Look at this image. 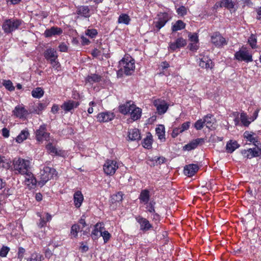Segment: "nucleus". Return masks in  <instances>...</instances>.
I'll return each mask as SVG.
<instances>
[{
    "instance_id": "f257e3e1",
    "label": "nucleus",
    "mask_w": 261,
    "mask_h": 261,
    "mask_svg": "<svg viewBox=\"0 0 261 261\" xmlns=\"http://www.w3.org/2000/svg\"><path fill=\"white\" fill-rule=\"evenodd\" d=\"M30 170V162L21 158L13 161V170L15 174L24 175Z\"/></svg>"
},
{
    "instance_id": "f03ea898",
    "label": "nucleus",
    "mask_w": 261,
    "mask_h": 261,
    "mask_svg": "<svg viewBox=\"0 0 261 261\" xmlns=\"http://www.w3.org/2000/svg\"><path fill=\"white\" fill-rule=\"evenodd\" d=\"M23 20L16 18H11L5 19L2 24V29L5 33L8 34L18 30Z\"/></svg>"
},
{
    "instance_id": "7ed1b4c3",
    "label": "nucleus",
    "mask_w": 261,
    "mask_h": 261,
    "mask_svg": "<svg viewBox=\"0 0 261 261\" xmlns=\"http://www.w3.org/2000/svg\"><path fill=\"white\" fill-rule=\"evenodd\" d=\"M120 70L126 75H130L135 68V61L131 57L123 58L119 62Z\"/></svg>"
},
{
    "instance_id": "20e7f679",
    "label": "nucleus",
    "mask_w": 261,
    "mask_h": 261,
    "mask_svg": "<svg viewBox=\"0 0 261 261\" xmlns=\"http://www.w3.org/2000/svg\"><path fill=\"white\" fill-rule=\"evenodd\" d=\"M40 174V179L38 181V185L42 187L47 181L53 178L54 175H57V171L53 168L45 166L44 167L43 170L41 171Z\"/></svg>"
},
{
    "instance_id": "39448f33",
    "label": "nucleus",
    "mask_w": 261,
    "mask_h": 261,
    "mask_svg": "<svg viewBox=\"0 0 261 261\" xmlns=\"http://www.w3.org/2000/svg\"><path fill=\"white\" fill-rule=\"evenodd\" d=\"M235 58L239 61H245L247 63L253 61L251 53L246 47L243 46L241 49L234 54Z\"/></svg>"
},
{
    "instance_id": "423d86ee",
    "label": "nucleus",
    "mask_w": 261,
    "mask_h": 261,
    "mask_svg": "<svg viewBox=\"0 0 261 261\" xmlns=\"http://www.w3.org/2000/svg\"><path fill=\"white\" fill-rule=\"evenodd\" d=\"M35 139L39 143L49 140L50 133L47 132L46 125L43 124L35 132Z\"/></svg>"
},
{
    "instance_id": "0eeeda50",
    "label": "nucleus",
    "mask_w": 261,
    "mask_h": 261,
    "mask_svg": "<svg viewBox=\"0 0 261 261\" xmlns=\"http://www.w3.org/2000/svg\"><path fill=\"white\" fill-rule=\"evenodd\" d=\"M118 168L117 162L112 160H107L103 166L105 173L110 176L113 175Z\"/></svg>"
},
{
    "instance_id": "6e6552de",
    "label": "nucleus",
    "mask_w": 261,
    "mask_h": 261,
    "mask_svg": "<svg viewBox=\"0 0 261 261\" xmlns=\"http://www.w3.org/2000/svg\"><path fill=\"white\" fill-rule=\"evenodd\" d=\"M211 38L212 43L217 48L223 47L227 44V40L218 32L214 33Z\"/></svg>"
},
{
    "instance_id": "1a4fd4ad",
    "label": "nucleus",
    "mask_w": 261,
    "mask_h": 261,
    "mask_svg": "<svg viewBox=\"0 0 261 261\" xmlns=\"http://www.w3.org/2000/svg\"><path fill=\"white\" fill-rule=\"evenodd\" d=\"M47 153L52 156H58L63 157L65 156V151L59 149L56 145H54L51 142H48L45 147Z\"/></svg>"
},
{
    "instance_id": "9d476101",
    "label": "nucleus",
    "mask_w": 261,
    "mask_h": 261,
    "mask_svg": "<svg viewBox=\"0 0 261 261\" xmlns=\"http://www.w3.org/2000/svg\"><path fill=\"white\" fill-rule=\"evenodd\" d=\"M24 175H25V185H26L29 189H34L36 187L37 181L33 173L30 170L27 173L24 174Z\"/></svg>"
},
{
    "instance_id": "9b49d317",
    "label": "nucleus",
    "mask_w": 261,
    "mask_h": 261,
    "mask_svg": "<svg viewBox=\"0 0 261 261\" xmlns=\"http://www.w3.org/2000/svg\"><path fill=\"white\" fill-rule=\"evenodd\" d=\"M242 155L247 159H251L253 157H257L261 155V149L259 146L257 148H250L248 150L241 151Z\"/></svg>"
},
{
    "instance_id": "f8f14e48",
    "label": "nucleus",
    "mask_w": 261,
    "mask_h": 261,
    "mask_svg": "<svg viewBox=\"0 0 261 261\" xmlns=\"http://www.w3.org/2000/svg\"><path fill=\"white\" fill-rule=\"evenodd\" d=\"M204 142L205 139L204 138H197L190 141L189 143L183 147V148L185 150L191 151L197 148L198 146L202 145Z\"/></svg>"
},
{
    "instance_id": "ddd939ff",
    "label": "nucleus",
    "mask_w": 261,
    "mask_h": 261,
    "mask_svg": "<svg viewBox=\"0 0 261 261\" xmlns=\"http://www.w3.org/2000/svg\"><path fill=\"white\" fill-rule=\"evenodd\" d=\"M115 116L114 113L107 111L99 113L97 115V119L99 122H108L113 120Z\"/></svg>"
},
{
    "instance_id": "4468645a",
    "label": "nucleus",
    "mask_w": 261,
    "mask_h": 261,
    "mask_svg": "<svg viewBox=\"0 0 261 261\" xmlns=\"http://www.w3.org/2000/svg\"><path fill=\"white\" fill-rule=\"evenodd\" d=\"M104 224L102 222H98L94 225V228L92 230L91 233V237L93 240H97L100 237L99 232L100 233L101 232L105 230Z\"/></svg>"
},
{
    "instance_id": "2eb2a0df",
    "label": "nucleus",
    "mask_w": 261,
    "mask_h": 261,
    "mask_svg": "<svg viewBox=\"0 0 261 261\" xmlns=\"http://www.w3.org/2000/svg\"><path fill=\"white\" fill-rule=\"evenodd\" d=\"M12 113L16 117L20 119L25 118L29 114L28 110L25 109L22 105V106H16L12 111Z\"/></svg>"
},
{
    "instance_id": "dca6fc26",
    "label": "nucleus",
    "mask_w": 261,
    "mask_h": 261,
    "mask_svg": "<svg viewBox=\"0 0 261 261\" xmlns=\"http://www.w3.org/2000/svg\"><path fill=\"white\" fill-rule=\"evenodd\" d=\"M243 137L248 141L252 143L256 147H258L260 145L258 137L252 132L245 131L243 134Z\"/></svg>"
},
{
    "instance_id": "f3484780",
    "label": "nucleus",
    "mask_w": 261,
    "mask_h": 261,
    "mask_svg": "<svg viewBox=\"0 0 261 261\" xmlns=\"http://www.w3.org/2000/svg\"><path fill=\"white\" fill-rule=\"evenodd\" d=\"M199 168V166L197 164H190L187 165L184 167V173L186 176L192 177L198 171Z\"/></svg>"
},
{
    "instance_id": "a211bd4d",
    "label": "nucleus",
    "mask_w": 261,
    "mask_h": 261,
    "mask_svg": "<svg viewBox=\"0 0 261 261\" xmlns=\"http://www.w3.org/2000/svg\"><path fill=\"white\" fill-rule=\"evenodd\" d=\"M90 12L88 6H79L76 7V14L84 18H89L91 16Z\"/></svg>"
},
{
    "instance_id": "6ab92c4d",
    "label": "nucleus",
    "mask_w": 261,
    "mask_h": 261,
    "mask_svg": "<svg viewBox=\"0 0 261 261\" xmlns=\"http://www.w3.org/2000/svg\"><path fill=\"white\" fill-rule=\"evenodd\" d=\"M62 33L63 30L61 28L53 27L50 29H46L44 33V35L46 38H49L53 36L60 35Z\"/></svg>"
},
{
    "instance_id": "aec40b11",
    "label": "nucleus",
    "mask_w": 261,
    "mask_h": 261,
    "mask_svg": "<svg viewBox=\"0 0 261 261\" xmlns=\"http://www.w3.org/2000/svg\"><path fill=\"white\" fill-rule=\"evenodd\" d=\"M187 44L186 40L180 37L177 38L175 42L170 43L169 47L171 50L174 51L177 49L184 47Z\"/></svg>"
},
{
    "instance_id": "412c9836",
    "label": "nucleus",
    "mask_w": 261,
    "mask_h": 261,
    "mask_svg": "<svg viewBox=\"0 0 261 261\" xmlns=\"http://www.w3.org/2000/svg\"><path fill=\"white\" fill-rule=\"evenodd\" d=\"M80 105V102L69 100L64 102L61 106V108L65 112H70L74 108H77Z\"/></svg>"
},
{
    "instance_id": "4be33fe9",
    "label": "nucleus",
    "mask_w": 261,
    "mask_h": 261,
    "mask_svg": "<svg viewBox=\"0 0 261 261\" xmlns=\"http://www.w3.org/2000/svg\"><path fill=\"white\" fill-rule=\"evenodd\" d=\"M199 65L202 68L211 69L213 68L214 64L212 60L207 56H203L200 59Z\"/></svg>"
},
{
    "instance_id": "5701e85b",
    "label": "nucleus",
    "mask_w": 261,
    "mask_h": 261,
    "mask_svg": "<svg viewBox=\"0 0 261 261\" xmlns=\"http://www.w3.org/2000/svg\"><path fill=\"white\" fill-rule=\"evenodd\" d=\"M134 107V102L131 100L126 101L124 103L119 106V111L123 115H126L130 112Z\"/></svg>"
},
{
    "instance_id": "b1692460",
    "label": "nucleus",
    "mask_w": 261,
    "mask_h": 261,
    "mask_svg": "<svg viewBox=\"0 0 261 261\" xmlns=\"http://www.w3.org/2000/svg\"><path fill=\"white\" fill-rule=\"evenodd\" d=\"M127 137L130 141H139L141 139V134L137 128L128 129Z\"/></svg>"
},
{
    "instance_id": "393cba45",
    "label": "nucleus",
    "mask_w": 261,
    "mask_h": 261,
    "mask_svg": "<svg viewBox=\"0 0 261 261\" xmlns=\"http://www.w3.org/2000/svg\"><path fill=\"white\" fill-rule=\"evenodd\" d=\"M84 201V196L81 191H76L73 194V202L75 207L80 208Z\"/></svg>"
},
{
    "instance_id": "a878e982",
    "label": "nucleus",
    "mask_w": 261,
    "mask_h": 261,
    "mask_svg": "<svg viewBox=\"0 0 261 261\" xmlns=\"http://www.w3.org/2000/svg\"><path fill=\"white\" fill-rule=\"evenodd\" d=\"M45 59L49 62L53 59H57L58 55L57 51L53 48H49L46 49L43 54Z\"/></svg>"
},
{
    "instance_id": "bb28decb",
    "label": "nucleus",
    "mask_w": 261,
    "mask_h": 261,
    "mask_svg": "<svg viewBox=\"0 0 261 261\" xmlns=\"http://www.w3.org/2000/svg\"><path fill=\"white\" fill-rule=\"evenodd\" d=\"M235 3L232 0H222L216 4L217 8H225L230 11L234 8Z\"/></svg>"
},
{
    "instance_id": "cd10ccee",
    "label": "nucleus",
    "mask_w": 261,
    "mask_h": 261,
    "mask_svg": "<svg viewBox=\"0 0 261 261\" xmlns=\"http://www.w3.org/2000/svg\"><path fill=\"white\" fill-rule=\"evenodd\" d=\"M139 199L141 203L146 204L150 200V192L148 190L144 189L141 191Z\"/></svg>"
},
{
    "instance_id": "c85d7f7f",
    "label": "nucleus",
    "mask_w": 261,
    "mask_h": 261,
    "mask_svg": "<svg viewBox=\"0 0 261 261\" xmlns=\"http://www.w3.org/2000/svg\"><path fill=\"white\" fill-rule=\"evenodd\" d=\"M137 220L140 225V229L143 231H147L151 227L149 221L145 218L139 217Z\"/></svg>"
},
{
    "instance_id": "c756f323",
    "label": "nucleus",
    "mask_w": 261,
    "mask_h": 261,
    "mask_svg": "<svg viewBox=\"0 0 261 261\" xmlns=\"http://www.w3.org/2000/svg\"><path fill=\"white\" fill-rule=\"evenodd\" d=\"M130 118L134 121L137 120L140 118L142 114L141 109L137 107L134 103V107L130 111Z\"/></svg>"
},
{
    "instance_id": "7c9ffc66",
    "label": "nucleus",
    "mask_w": 261,
    "mask_h": 261,
    "mask_svg": "<svg viewBox=\"0 0 261 261\" xmlns=\"http://www.w3.org/2000/svg\"><path fill=\"white\" fill-rule=\"evenodd\" d=\"M102 76L97 74L93 73L88 75L85 79L86 83L93 85L94 83H99L101 81Z\"/></svg>"
},
{
    "instance_id": "2f4dec72",
    "label": "nucleus",
    "mask_w": 261,
    "mask_h": 261,
    "mask_svg": "<svg viewBox=\"0 0 261 261\" xmlns=\"http://www.w3.org/2000/svg\"><path fill=\"white\" fill-rule=\"evenodd\" d=\"M30 135L27 128L22 130L19 134L15 138V141L18 143H21L28 138Z\"/></svg>"
},
{
    "instance_id": "473e14b6",
    "label": "nucleus",
    "mask_w": 261,
    "mask_h": 261,
    "mask_svg": "<svg viewBox=\"0 0 261 261\" xmlns=\"http://www.w3.org/2000/svg\"><path fill=\"white\" fill-rule=\"evenodd\" d=\"M237 141L230 140L226 144V150L228 153H232L236 149L240 147Z\"/></svg>"
},
{
    "instance_id": "72a5a7b5",
    "label": "nucleus",
    "mask_w": 261,
    "mask_h": 261,
    "mask_svg": "<svg viewBox=\"0 0 261 261\" xmlns=\"http://www.w3.org/2000/svg\"><path fill=\"white\" fill-rule=\"evenodd\" d=\"M152 136L150 133H148L146 138L143 139L142 145L144 148L150 149L152 147Z\"/></svg>"
},
{
    "instance_id": "f704fd0d",
    "label": "nucleus",
    "mask_w": 261,
    "mask_h": 261,
    "mask_svg": "<svg viewBox=\"0 0 261 261\" xmlns=\"http://www.w3.org/2000/svg\"><path fill=\"white\" fill-rule=\"evenodd\" d=\"M204 124L206 127L211 128L215 122V119L211 114H208L203 118Z\"/></svg>"
},
{
    "instance_id": "c9c22d12",
    "label": "nucleus",
    "mask_w": 261,
    "mask_h": 261,
    "mask_svg": "<svg viewBox=\"0 0 261 261\" xmlns=\"http://www.w3.org/2000/svg\"><path fill=\"white\" fill-rule=\"evenodd\" d=\"M31 94L34 98L39 99L43 96L44 91L42 87H38L34 89L32 91Z\"/></svg>"
},
{
    "instance_id": "e433bc0d",
    "label": "nucleus",
    "mask_w": 261,
    "mask_h": 261,
    "mask_svg": "<svg viewBox=\"0 0 261 261\" xmlns=\"http://www.w3.org/2000/svg\"><path fill=\"white\" fill-rule=\"evenodd\" d=\"M153 105L159 114H163V100L160 99H155L153 101Z\"/></svg>"
},
{
    "instance_id": "4c0bfd02",
    "label": "nucleus",
    "mask_w": 261,
    "mask_h": 261,
    "mask_svg": "<svg viewBox=\"0 0 261 261\" xmlns=\"http://www.w3.org/2000/svg\"><path fill=\"white\" fill-rule=\"evenodd\" d=\"M240 120L241 121V123L242 125L244 126L248 127L251 122H252L251 120H249V118L248 115L246 113L244 112H242L240 114Z\"/></svg>"
},
{
    "instance_id": "58836bf2",
    "label": "nucleus",
    "mask_w": 261,
    "mask_h": 261,
    "mask_svg": "<svg viewBox=\"0 0 261 261\" xmlns=\"http://www.w3.org/2000/svg\"><path fill=\"white\" fill-rule=\"evenodd\" d=\"M11 166V162L5 156L0 155V167L8 169Z\"/></svg>"
},
{
    "instance_id": "ea45409f",
    "label": "nucleus",
    "mask_w": 261,
    "mask_h": 261,
    "mask_svg": "<svg viewBox=\"0 0 261 261\" xmlns=\"http://www.w3.org/2000/svg\"><path fill=\"white\" fill-rule=\"evenodd\" d=\"M186 24L181 20H177L172 26V30L176 32L184 29L185 28Z\"/></svg>"
},
{
    "instance_id": "a19ab883",
    "label": "nucleus",
    "mask_w": 261,
    "mask_h": 261,
    "mask_svg": "<svg viewBox=\"0 0 261 261\" xmlns=\"http://www.w3.org/2000/svg\"><path fill=\"white\" fill-rule=\"evenodd\" d=\"M130 21L129 16L126 14H121L118 18V22L119 23H124L128 24Z\"/></svg>"
},
{
    "instance_id": "79ce46f5",
    "label": "nucleus",
    "mask_w": 261,
    "mask_h": 261,
    "mask_svg": "<svg viewBox=\"0 0 261 261\" xmlns=\"http://www.w3.org/2000/svg\"><path fill=\"white\" fill-rule=\"evenodd\" d=\"M80 227L77 224H74L71 227L70 235L72 237L76 238L78 236V233L80 231Z\"/></svg>"
},
{
    "instance_id": "37998d69",
    "label": "nucleus",
    "mask_w": 261,
    "mask_h": 261,
    "mask_svg": "<svg viewBox=\"0 0 261 261\" xmlns=\"http://www.w3.org/2000/svg\"><path fill=\"white\" fill-rule=\"evenodd\" d=\"M43 255L37 252H34L31 254L30 257L27 259V261H42L43 259Z\"/></svg>"
},
{
    "instance_id": "c03bdc74",
    "label": "nucleus",
    "mask_w": 261,
    "mask_h": 261,
    "mask_svg": "<svg viewBox=\"0 0 261 261\" xmlns=\"http://www.w3.org/2000/svg\"><path fill=\"white\" fill-rule=\"evenodd\" d=\"M248 43L249 44L252 49H255L257 47V39L256 36L251 34L248 39Z\"/></svg>"
},
{
    "instance_id": "a18cd8bd",
    "label": "nucleus",
    "mask_w": 261,
    "mask_h": 261,
    "mask_svg": "<svg viewBox=\"0 0 261 261\" xmlns=\"http://www.w3.org/2000/svg\"><path fill=\"white\" fill-rule=\"evenodd\" d=\"M3 85L5 88L9 91H13L15 90V87L12 82L10 80H5L3 81Z\"/></svg>"
},
{
    "instance_id": "49530a36",
    "label": "nucleus",
    "mask_w": 261,
    "mask_h": 261,
    "mask_svg": "<svg viewBox=\"0 0 261 261\" xmlns=\"http://www.w3.org/2000/svg\"><path fill=\"white\" fill-rule=\"evenodd\" d=\"M85 34L91 39H93L97 36L98 32L97 30L95 29H88L85 31Z\"/></svg>"
},
{
    "instance_id": "de8ad7c7",
    "label": "nucleus",
    "mask_w": 261,
    "mask_h": 261,
    "mask_svg": "<svg viewBox=\"0 0 261 261\" xmlns=\"http://www.w3.org/2000/svg\"><path fill=\"white\" fill-rule=\"evenodd\" d=\"M123 193L121 191H119V192H117L115 194H114L112 198V200L115 202H121L122 201L123 198Z\"/></svg>"
},
{
    "instance_id": "09e8293b",
    "label": "nucleus",
    "mask_w": 261,
    "mask_h": 261,
    "mask_svg": "<svg viewBox=\"0 0 261 261\" xmlns=\"http://www.w3.org/2000/svg\"><path fill=\"white\" fill-rule=\"evenodd\" d=\"M100 236L102 237L104 243H106L110 239V238L111 237V234L108 231L105 230H105H103V231L102 230L101 232V233L100 234Z\"/></svg>"
},
{
    "instance_id": "8fccbe9b",
    "label": "nucleus",
    "mask_w": 261,
    "mask_h": 261,
    "mask_svg": "<svg viewBox=\"0 0 261 261\" xmlns=\"http://www.w3.org/2000/svg\"><path fill=\"white\" fill-rule=\"evenodd\" d=\"M155 132L159 139L160 140L163 139V125H159V126L155 128Z\"/></svg>"
},
{
    "instance_id": "3c124183",
    "label": "nucleus",
    "mask_w": 261,
    "mask_h": 261,
    "mask_svg": "<svg viewBox=\"0 0 261 261\" xmlns=\"http://www.w3.org/2000/svg\"><path fill=\"white\" fill-rule=\"evenodd\" d=\"M50 63L52 66V67L55 70L59 71L61 68V64L57 59H53L50 61Z\"/></svg>"
},
{
    "instance_id": "603ef678",
    "label": "nucleus",
    "mask_w": 261,
    "mask_h": 261,
    "mask_svg": "<svg viewBox=\"0 0 261 261\" xmlns=\"http://www.w3.org/2000/svg\"><path fill=\"white\" fill-rule=\"evenodd\" d=\"M9 251V247H8V246H3L2 248L0 249V257H6Z\"/></svg>"
},
{
    "instance_id": "864d4df0",
    "label": "nucleus",
    "mask_w": 261,
    "mask_h": 261,
    "mask_svg": "<svg viewBox=\"0 0 261 261\" xmlns=\"http://www.w3.org/2000/svg\"><path fill=\"white\" fill-rule=\"evenodd\" d=\"M205 125L203 119L198 120L194 124V127L197 130L201 129Z\"/></svg>"
},
{
    "instance_id": "5fc2aeb1",
    "label": "nucleus",
    "mask_w": 261,
    "mask_h": 261,
    "mask_svg": "<svg viewBox=\"0 0 261 261\" xmlns=\"http://www.w3.org/2000/svg\"><path fill=\"white\" fill-rule=\"evenodd\" d=\"M25 252V250L24 248H23L22 247H19L18 248V250L17 252V258L20 260H21L23 257L24 255Z\"/></svg>"
},
{
    "instance_id": "6e6d98bb",
    "label": "nucleus",
    "mask_w": 261,
    "mask_h": 261,
    "mask_svg": "<svg viewBox=\"0 0 261 261\" xmlns=\"http://www.w3.org/2000/svg\"><path fill=\"white\" fill-rule=\"evenodd\" d=\"M177 14L180 16H184L187 14V11L186 8L184 6H181L179 7L176 11Z\"/></svg>"
},
{
    "instance_id": "4d7b16f0",
    "label": "nucleus",
    "mask_w": 261,
    "mask_h": 261,
    "mask_svg": "<svg viewBox=\"0 0 261 261\" xmlns=\"http://www.w3.org/2000/svg\"><path fill=\"white\" fill-rule=\"evenodd\" d=\"M165 235L164 234V245L167 244L168 246L167 248L170 250L173 249V243L171 240H170V239L168 237V239L165 238Z\"/></svg>"
},
{
    "instance_id": "13d9d810",
    "label": "nucleus",
    "mask_w": 261,
    "mask_h": 261,
    "mask_svg": "<svg viewBox=\"0 0 261 261\" xmlns=\"http://www.w3.org/2000/svg\"><path fill=\"white\" fill-rule=\"evenodd\" d=\"M162 27H163V20L160 19L155 22L154 31H159Z\"/></svg>"
},
{
    "instance_id": "bf43d9fd",
    "label": "nucleus",
    "mask_w": 261,
    "mask_h": 261,
    "mask_svg": "<svg viewBox=\"0 0 261 261\" xmlns=\"http://www.w3.org/2000/svg\"><path fill=\"white\" fill-rule=\"evenodd\" d=\"M189 40L192 42L198 43L199 39L197 34H189Z\"/></svg>"
},
{
    "instance_id": "052dcab7",
    "label": "nucleus",
    "mask_w": 261,
    "mask_h": 261,
    "mask_svg": "<svg viewBox=\"0 0 261 261\" xmlns=\"http://www.w3.org/2000/svg\"><path fill=\"white\" fill-rule=\"evenodd\" d=\"M86 217L85 215H82L78 221L79 223L82 225V229L87 225V224L86 222Z\"/></svg>"
},
{
    "instance_id": "680f3d73",
    "label": "nucleus",
    "mask_w": 261,
    "mask_h": 261,
    "mask_svg": "<svg viewBox=\"0 0 261 261\" xmlns=\"http://www.w3.org/2000/svg\"><path fill=\"white\" fill-rule=\"evenodd\" d=\"M101 54V51L95 48L91 51V55L94 58H97Z\"/></svg>"
},
{
    "instance_id": "e2e57ef3",
    "label": "nucleus",
    "mask_w": 261,
    "mask_h": 261,
    "mask_svg": "<svg viewBox=\"0 0 261 261\" xmlns=\"http://www.w3.org/2000/svg\"><path fill=\"white\" fill-rule=\"evenodd\" d=\"M181 133H182V131H181V129L180 128V127H176L173 129L172 136L173 138H175L178 136V135Z\"/></svg>"
},
{
    "instance_id": "0e129e2a",
    "label": "nucleus",
    "mask_w": 261,
    "mask_h": 261,
    "mask_svg": "<svg viewBox=\"0 0 261 261\" xmlns=\"http://www.w3.org/2000/svg\"><path fill=\"white\" fill-rule=\"evenodd\" d=\"M188 47L190 50L196 51L198 48V45H197V43L192 42L189 44Z\"/></svg>"
},
{
    "instance_id": "69168bd1",
    "label": "nucleus",
    "mask_w": 261,
    "mask_h": 261,
    "mask_svg": "<svg viewBox=\"0 0 261 261\" xmlns=\"http://www.w3.org/2000/svg\"><path fill=\"white\" fill-rule=\"evenodd\" d=\"M46 107V105L44 103H39L37 106V109L35 110V112L37 114H39V112H41L43 111L45 108Z\"/></svg>"
},
{
    "instance_id": "338daca9",
    "label": "nucleus",
    "mask_w": 261,
    "mask_h": 261,
    "mask_svg": "<svg viewBox=\"0 0 261 261\" xmlns=\"http://www.w3.org/2000/svg\"><path fill=\"white\" fill-rule=\"evenodd\" d=\"M2 135L4 138H8L10 136L9 130L6 127H4L2 129Z\"/></svg>"
},
{
    "instance_id": "774afa93",
    "label": "nucleus",
    "mask_w": 261,
    "mask_h": 261,
    "mask_svg": "<svg viewBox=\"0 0 261 261\" xmlns=\"http://www.w3.org/2000/svg\"><path fill=\"white\" fill-rule=\"evenodd\" d=\"M58 47L61 52H67L68 51V46L65 43H61L59 45Z\"/></svg>"
}]
</instances>
